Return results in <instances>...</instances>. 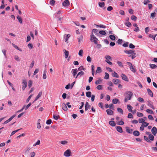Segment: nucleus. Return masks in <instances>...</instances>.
I'll return each mask as SVG.
<instances>
[{
    "instance_id": "obj_1",
    "label": "nucleus",
    "mask_w": 157,
    "mask_h": 157,
    "mask_svg": "<svg viewBox=\"0 0 157 157\" xmlns=\"http://www.w3.org/2000/svg\"><path fill=\"white\" fill-rule=\"evenodd\" d=\"M133 95V93L131 92L128 91H126L125 94L124 101L126 102L130 100Z\"/></svg>"
},
{
    "instance_id": "obj_2",
    "label": "nucleus",
    "mask_w": 157,
    "mask_h": 157,
    "mask_svg": "<svg viewBox=\"0 0 157 157\" xmlns=\"http://www.w3.org/2000/svg\"><path fill=\"white\" fill-rule=\"evenodd\" d=\"M90 40L92 42H94L95 44H97L98 40V38L95 36L93 33H91V34L90 36Z\"/></svg>"
},
{
    "instance_id": "obj_3",
    "label": "nucleus",
    "mask_w": 157,
    "mask_h": 157,
    "mask_svg": "<svg viewBox=\"0 0 157 157\" xmlns=\"http://www.w3.org/2000/svg\"><path fill=\"white\" fill-rule=\"evenodd\" d=\"M105 58L106 59L105 62L110 65H112V63L110 60H112V58L111 56L109 55L105 56Z\"/></svg>"
},
{
    "instance_id": "obj_4",
    "label": "nucleus",
    "mask_w": 157,
    "mask_h": 157,
    "mask_svg": "<svg viewBox=\"0 0 157 157\" xmlns=\"http://www.w3.org/2000/svg\"><path fill=\"white\" fill-rule=\"evenodd\" d=\"M22 90H24L26 87L27 86V82L26 79H23L22 80Z\"/></svg>"
},
{
    "instance_id": "obj_5",
    "label": "nucleus",
    "mask_w": 157,
    "mask_h": 157,
    "mask_svg": "<svg viewBox=\"0 0 157 157\" xmlns=\"http://www.w3.org/2000/svg\"><path fill=\"white\" fill-rule=\"evenodd\" d=\"M71 150L68 149L64 153L63 155L66 157H68L71 156Z\"/></svg>"
},
{
    "instance_id": "obj_6",
    "label": "nucleus",
    "mask_w": 157,
    "mask_h": 157,
    "mask_svg": "<svg viewBox=\"0 0 157 157\" xmlns=\"http://www.w3.org/2000/svg\"><path fill=\"white\" fill-rule=\"evenodd\" d=\"M70 5V2L68 0H65L62 3L63 6L64 7L68 6Z\"/></svg>"
},
{
    "instance_id": "obj_7",
    "label": "nucleus",
    "mask_w": 157,
    "mask_h": 157,
    "mask_svg": "<svg viewBox=\"0 0 157 157\" xmlns=\"http://www.w3.org/2000/svg\"><path fill=\"white\" fill-rule=\"evenodd\" d=\"M151 132L155 136L157 133V129L155 126L153 127L151 130Z\"/></svg>"
},
{
    "instance_id": "obj_8",
    "label": "nucleus",
    "mask_w": 157,
    "mask_h": 157,
    "mask_svg": "<svg viewBox=\"0 0 157 157\" xmlns=\"http://www.w3.org/2000/svg\"><path fill=\"white\" fill-rule=\"evenodd\" d=\"M124 52L126 54H132L135 52L133 49L125 50Z\"/></svg>"
},
{
    "instance_id": "obj_9",
    "label": "nucleus",
    "mask_w": 157,
    "mask_h": 157,
    "mask_svg": "<svg viewBox=\"0 0 157 157\" xmlns=\"http://www.w3.org/2000/svg\"><path fill=\"white\" fill-rule=\"evenodd\" d=\"M78 71V70L77 69H73L72 70L71 72H72V74L73 75V77L74 78L76 77L75 75L77 74V72Z\"/></svg>"
},
{
    "instance_id": "obj_10",
    "label": "nucleus",
    "mask_w": 157,
    "mask_h": 157,
    "mask_svg": "<svg viewBox=\"0 0 157 157\" xmlns=\"http://www.w3.org/2000/svg\"><path fill=\"white\" fill-rule=\"evenodd\" d=\"M121 76L122 77V79L125 81H128V79L126 76L124 74H121Z\"/></svg>"
},
{
    "instance_id": "obj_11",
    "label": "nucleus",
    "mask_w": 157,
    "mask_h": 157,
    "mask_svg": "<svg viewBox=\"0 0 157 157\" xmlns=\"http://www.w3.org/2000/svg\"><path fill=\"white\" fill-rule=\"evenodd\" d=\"M153 105V104L151 101H148L147 105L149 106L152 108L153 109H154L155 108L154 107V106Z\"/></svg>"
},
{
    "instance_id": "obj_12",
    "label": "nucleus",
    "mask_w": 157,
    "mask_h": 157,
    "mask_svg": "<svg viewBox=\"0 0 157 157\" xmlns=\"http://www.w3.org/2000/svg\"><path fill=\"white\" fill-rule=\"evenodd\" d=\"M85 110L87 111L90 108V105H89V104L88 102H86L85 105Z\"/></svg>"
},
{
    "instance_id": "obj_13",
    "label": "nucleus",
    "mask_w": 157,
    "mask_h": 157,
    "mask_svg": "<svg viewBox=\"0 0 157 157\" xmlns=\"http://www.w3.org/2000/svg\"><path fill=\"white\" fill-rule=\"evenodd\" d=\"M42 94V91H40L38 95L36 96V98L33 101V103L35 101H36L40 97Z\"/></svg>"
},
{
    "instance_id": "obj_14",
    "label": "nucleus",
    "mask_w": 157,
    "mask_h": 157,
    "mask_svg": "<svg viewBox=\"0 0 157 157\" xmlns=\"http://www.w3.org/2000/svg\"><path fill=\"white\" fill-rule=\"evenodd\" d=\"M102 79L101 78H98V80H96L95 82V84L98 85L101 84L102 82Z\"/></svg>"
},
{
    "instance_id": "obj_15",
    "label": "nucleus",
    "mask_w": 157,
    "mask_h": 157,
    "mask_svg": "<svg viewBox=\"0 0 157 157\" xmlns=\"http://www.w3.org/2000/svg\"><path fill=\"white\" fill-rule=\"evenodd\" d=\"M107 114L108 115H112L113 114V112L111 109H108L106 110Z\"/></svg>"
},
{
    "instance_id": "obj_16",
    "label": "nucleus",
    "mask_w": 157,
    "mask_h": 157,
    "mask_svg": "<svg viewBox=\"0 0 157 157\" xmlns=\"http://www.w3.org/2000/svg\"><path fill=\"white\" fill-rule=\"evenodd\" d=\"M62 109L64 111H66L67 110V108L66 106V105L65 103H63L62 105Z\"/></svg>"
},
{
    "instance_id": "obj_17",
    "label": "nucleus",
    "mask_w": 157,
    "mask_h": 157,
    "mask_svg": "<svg viewBox=\"0 0 157 157\" xmlns=\"http://www.w3.org/2000/svg\"><path fill=\"white\" fill-rule=\"evenodd\" d=\"M116 128L117 131L119 132L122 133L123 132V130L122 128L119 126H116Z\"/></svg>"
},
{
    "instance_id": "obj_18",
    "label": "nucleus",
    "mask_w": 157,
    "mask_h": 157,
    "mask_svg": "<svg viewBox=\"0 0 157 157\" xmlns=\"http://www.w3.org/2000/svg\"><path fill=\"white\" fill-rule=\"evenodd\" d=\"M126 131L127 132L129 133H132V131H133V130L132 129H130L128 127H126Z\"/></svg>"
},
{
    "instance_id": "obj_19",
    "label": "nucleus",
    "mask_w": 157,
    "mask_h": 157,
    "mask_svg": "<svg viewBox=\"0 0 157 157\" xmlns=\"http://www.w3.org/2000/svg\"><path fill=\"white\" fill-rule=\"evenodd\" d=\"M148 94L151 97H153V93L152 91L149 89L148 88L147 90Z\"/></svg>"
},
{
    "instance_id": "obj_20",
    "label": "nucleus",
    "mask_w": 157,
    "mask_h": 157,
    "mask_svg": "<svg viewBox=\"0 0 157 157\" xmlns=\"http://www.w3.org/2000/svg\"><path fill=\"white\" fill-rule=\"evenodd\" d=\"M113 82L115 84H117L120 83L119 80L117 78L113 79Z\"/></svg>"
},
{
    "instance_id": "obj_21",
    "label": "nucleus",
    "mask_w": 157,
    "mask_h": 157,
    "mask_svg": "<svg viewBox=\"0 0 157 157\" xmlns=\"http://www.w3.org/2000/svg\"><path fill=\"white\" fill-rule=\"evenodd\" d=\"M94 33L95 35H96L97 36H98L99 35V33L98 32V30L97 29H93L92 33Z\"/></svg>"
},
{
    "instance_id": "obj_22",
    "label": "nucleus",
    "mask_w": 157,
    "mask_h": 157,
    "mask_svg": "<svg viewBox=\"0 0 157 157\" xmlns=\"http://www.w3.org/2000/svg\"><path fill=\"white\" fill-rule=\"evenodd\" d=\"M63 51L64 52V53H65V58H67L68 56L69 52L68 51H67L65 49L63 50Z\"/></svg>"
},
{
    "instance_id": "obj_23",
    "label": "nucleus",
    "mask_w": 157,
    "mask_h": 157,
    "mask_svg": "<svg viewBox=\"0 0 157 157\" xmlns=\"http://www.w3.org/2000/svg\"><path fill=\"white\" fill-rule=\"evenodd\" d=\"M78 41L79 44H80L81 42L83 40V36H81L78 38Z\"/></svg>"
},
{
    "instance_id": "obj_24",
    "label": "nucleus",
    "mask_w": 157,
    "mask_h": 157,
    "mask_svg": "<svg viewBox=\"0 0 157 157\" xmlns=\"http://www.w3.org/2000/svg\"><path fill=\"white\" fill-rule=\"evenodd\" d=\"M127 108L128 111L130 112H132V107L130 105H127Z\"/></svg>"
},
{
    "instance_id": "obj_25",
    "label": "nucleus",
    "mask_w": 157,
    "mask_h": 157,
    "mask_svg": "<svg viewBox=\"0 0 157 157\" xmlns=\"http://www.w3.org/2000/svg\"><path fill=\"white\" fill-rule=\"evenodd\" d=\"M133 134L135 136H138L140 135V132L138 131H135L133 132Z\"/></svg>"
},
{
    "instance_id": "obj_26",
    "label": "nucleus",
    "mask_w": 157,
    "mask_h": 157,
    "mask_svg": "<svg viewBox=\"0 0 157 157\" xmlns=\"http://www.w3.org/2000/svg\"><path fill=\"white\" fill-rule=\"evenodd\" d=\"M109 124L112 126H114L116 125V123L113 121H110L109 122Z\"/></svg>"
},
{
    "instance_id": "obj_27",
    "label": "nucleus",
    "mask_w": 157,
    "mask_h": 157,
    "mask_svg": "<svg viewBox=\"0 0 157 157\" xmlns=\"http://www.w3.org/2000/svg\"><path fill=\"white\" fill-rule=\"evenodd\" d=\"M112 75L113 76L117 78H118L119 77L117 74L115 72H113L112 74Z\"/></svg>"
},
{
    "instance_id": "obj_28",
    "label": "nucleus",
    "mask_w": 157,
    "mask_h": 157,
    "mask_svg": "<svg viewBox=\"0 0 157 157\" xmlns=\"http://www.w3.org/2000/svg\"><path fill=\"white\" fill-rule=\"evenodd\" d=\"M84 74V73L82 71H81L79 72L77 76H76L75 78H77V77L79 76L80 75V76L81 77Z\"/></svg>"
},
{
    "instance_id": "obj_29",
    "label": "nucleus",
    "mask_w": 157,
    "mask_h": 157,
    "mask_svg": "<svg viewBox=\"0 0 157 157\" xmlns=\"http://www.w3.org/2000/svg\"><path fill=\"white\" fill-rule=\"evenodd\" d=\"M70 37V35L69 34H67L66 36L64 37V41L65 42H67L68 38Z\"/></svg>"
},
{
    "instance_id": "obj_30",
    "label": "nucleus",
    "mask_w": 157,
    "mask_h": 157,
    "mask_svg": "<svg viewBox=\"0 0 157 157\" xmlns=\"http://www.w3.org/2000/svg\"><path fill=\"white\" fill-rule=\"evenodd\" d=\"M150 67L152 69H155L157 67V66L156 65L154 64H149Z\"/></svg>"
},
{
    "instance_id": "obj_31",
    "label": "nucleus",
    "mask_w": 157,
    "mask_h": 157,
    "mask_svg": "<svg viewBox=\"0 0 157 157\" xmlns=\"http://www.w3.org/2000/svg\"><path fill=\"white\" fill-rule=\"evenodd\" d=\"M17 18L19 22L21 24H22V20L21 18L19 16H18L17 17Z\"/></svg>"
},
{
    "instance_id": "obj_32",
    "label": "nucleus",
    "mask_w": 157,
    "mask_h": 157,
    "mask_svg": "<svg viewBox=\"0 0 157 157\" xmlns=\"http://www.w3.org/2000/svg\"><path fill=\"white\" fill-rule=\"evenodd\" d=\"M119 101V100L117 98H114L113 99V103L114 104H117Z\"/></svg>"
},
{
    "instance_id": "obj_33",
    "label": "nucleus",
    "mask_w": 157,
    "mask_h": 157,
    "mask_svg": "<svg viewBox=\"0 0 157 157\" xmlns=\"http://www.w3.org/2000/svg\"><path fill=\"white\" fill-rule=\"evenodd\" d=\"M99 6L101 7H103L105 6V3L103 2H99L98 3Z\"/></svg>"
},
{
    "instance_id": "obj_34",
    "label": "nucleus",
    "mask_w": 157,
    "mask_h": 157,
    "mask_svg": "<svg viewBox=\"0 0 157 157\" xmlns=\"http://www.w3.org/2000/svg\"><path fill=\"white\" fill-rule=\"evenodd\" d=\"M157 34H156L155 35H153L151 34H150L148 35V36L149 37L152 38L154 40H155V38Z\"/></svg>"
},
{
    "instance_id": "obj_35",
    "label": "nucleus",
    "mask_w": 157,
    "mask_h": 157,
    "mask_svg": "<svg viewBox=\"0 0 157 157\" xmlns=\"http://www.w3.org/2000/svg\"><path fill=\"white\" fill-rule=\"evenodd\" d=\"M117 124L118 125H123L124 124V122L122 121H119L117 122Z\"/></svg>"
},
{
    "instance_id": "obj_36",
    "label": "nucleus",
    "mask_w": 157,
    "mask_h": 157,
    "mask_svg": "<svg viewBox=\"0 0 157 157\" xmlns=\"http://www.w3.org/2000/svg\"><path fill=\"white\" fill-rule=\"evenodd\" d=\"M60 143L63 145H67L68 143V142L67 140L62 141L60 142Z\"/></svg>"
},
{
    "instance_id": "obj_37",
    "label": "nucleus",
    "mask_w": 157,
    "mask_h": 157,
    "mask_svg": "<svg viewBox=\"0 0 157 157\" xmlns=\"http://www.w3.org/2000/svg\"><path fill=\"white\" fill-rule=\"evenodd\" d=\"M148 138L149 140L152 141L154 139V136L151 134L148 136Z\"/></svg>"
},
{
    "instance_id": "obj_38",
    "label": "nucleus",
    "mask_w": 157,
    "mask_h": 157,
    "mask_svg": "<svg viewBox=\"0 0 157 157\" xmlns=\"http://www.w3.org/2000/svg\"><path fill=\"white\" fill-rule=\"evenodd\" d=\"M12 44L15 48H16L17 49L19 50V51H22V50L21 48H19L16 45H15L14 44L12 43Z\"/></svg>"
},
{
    "instance_id": "obj_39",
    "label": "nucleus",
    "mask_w": 157,
    "mask_h": 157,
    "mask_svg": "<svg viewBox=\"0 0 157 157\" xmlns=\"http://www.w3.org/2000/svg\"><path fill=\"white\" fill-rule=\"evenodd\" d=\"M129 56L131 57L132 59H133L136 57V53H133L132 55H130Z\"/></svg>"
},
{
    "instance_id": "obj_40",
    "label": "nucleus",
    "mask_w": 157,
    "mask_h": 157,
    "mask_svg": "<svg viewBox=\"0 0 157 157\" xmlns=\"http://www.w3.org/2000/svg\"><path fill=\"white\" fill-rule=\"evenodd\" d=\"M86 94L87 97L90 98L91 96V93L90 91H88L86 93Z\"/></svg>"
},
{
    "instance_id": "obj_41",
    "label": "nucleus",
    "mask_w": 157,
    "mask_h": 157,
    "mask_svg": "<svg viewBox=\"0 0 157 157\" xmlns=\"http://www.w3.org/2000/svg\"><path fill=\"white\" fill-rule=\"evenodd\" d=\"M146 111L148 113H149L151 114H153L154 113L153 111L151 109H147L146 110Z\"/></svg>"
},
{
    "instance_id": "obj_42",
    "label": "nucleus",
    "mask_w": 157,
    "mask_h": 157,
    "mask_svg": "<svg viewBox=\"0 0 157 157\" xmlns=\"http://www.w3.org/2000/svg\"><path fill=\"white\" fill-rule=\"evenodd\" d=\"M109 36L111 40H115L116 39L115 36L113 35H110Z\"/></svg>"
},
{
    "instance_id": "obj_43",
    "label": "nucleus",
    "mask_w": 157,
    "mask_h": 157,
    "mask_svg": "<svg viewBox=\"0 0 157 157\" xmlns=\"http://www.w3.org/2000/svg\"><path fill=\"white\" fill-rule=\"evenodd\" d=\"M83 53V51L82 49L80 50L78 52V54L80 56H82Z\"/></svg>"
},
{
    "instance_id": "obj_44",
    "label": "nucleus",
    "mask_w": 157,
    "mask_h": 157,
    "mask_svg": "<svg viewBox=\"0 0 157 157\" xmlns=\"http://www.w3.org/2000/svg\"><path fill=\"white\" fill-rule=\"evenodd\" d=\"M125 25L128 27H130L131 24L129 21H127L125 23Z\"/></svg>"
},
{
    "instance_id": "obj_45",
    "label": "nucleus",
    "mask_w": 157,
    "mask_h": 157,
    "mask_svg": "<svg viewBox=\"0 0 157 157\" xmlns=\"http://www.w3.org/2000/svg\"><path fill=\"white\" fill-rule=\"evenodd\" d=\"M40 141L39 140H38L33 145V147H35L37 145H38L40 144Z\"/></svg>"
},
{
    "instance_id": "obj_46",
    "label": "nucleus",
    "mask_w": 157,
    "mask_h": 157,
    "mask_svg": "<svg viewBox=\"0 0 157 157\" xmlns=\"http://www.w3.org/2000/svg\"><path fill=\"white\" fill-rule=\"evenodd\" d=\"M117 110L118 112L121 113L122 114H123V110L121 108H118Z\"/></svg>"
},
{
    "instance_id": "obj_47",
    "label": "nucleus",
    "mask_w": 157,
    "mask_h": 157,
    "mask_svg": "<svg viewBox=\"0 0 157 157\" xmlns=\"http://www.w3.org/2000/svg\"><path fill=\"white\" fill-rule=\"evenodd\" d=\"M99 33L101 35H105L106 34L105 31L104 30L100 31L99 32Z\"/></svg>"
},
{
    "instance_id": "obj_48",
    "label": "nucleus",
    "mask_w": 157,
    "mask_h": 157,
    "mask_svg": "<svg viewBox=\"0 0 157 157\" xmlns=\"http://www.w3.org/2000/svg\"><path fill=\"white\" fill-rule=\"evenodd\" d=\"M21 128H20L18 129H17V130H16L13 131L11 133V135L10 136H12L15 133H16V132H17L19 130H21Z\"/></svg>"
},
{
    "instance_id": "obj_49",
    "label": "nucleus",
    "mask_w": 157,
    "mask_h": 157,
    "mask_svg": "<svg viewBox=\"0 0 157 157\" xmlns=\"http://www.w3.org/2000/svg\"><path fill=\"white\" fill-rule=\"evenodd\" d=\"M105 75L104 77V78L105 79H108L109 78V74L106 72L105 73Z\"/></svg>"
},
{
    "instance_id": "obj_50",
    "label": "nucleus",
    "mask_w": 157,
    "mask_h": 157,
    "mask_svg": "<svg viewBox=\"0 0 157 157\" xmlns=\"http://www.w3.org/2000/svg\"><path fill=\"white\" fill-rule=\"evenodd\" d=\"M101 68L100 67H98L96 72L97 73H100L101 72Z\"/></svg>"
},
{
    "instance_id": "obj_51",
    "label": "nucleus",
    "mask_w": 157,
    "mask_h": 157,
    "mask_svg": "<svg viewBox=\"0 0 157 157\" xmlns=\"http://www.w3.org/2000/svg\"><path fill=\"white\" fill-rule=\"evenodd\" d=\"M96 26L97 27H99L100 28H103L105 29L106 28L105 26L103 25H96Z\"/></svg>"
},
{
    "instance_id": "obj_52",
    "label": "nucleus",
    "mask_w": 157,
    "mask_h": 157,
    "mask_svg": "<svg viewBox=\"0 0 157 157\" xmlns=\"http://www.w3.org/2000/svg\"><path fill=\"white\" fill-rule=\"evenodd\" d=\"M78 71L84 70H85V68H84L83 66H81L78 68Z\"/></svg>"
},
{
    "instance_id": "obj_53",
    "label": "nucleus",
    "mask_w": 157,
    "mask_h": 157,
    "mask_svg": "<svg viewBox=\"0 0 157 157\" xmlns=\"http://www.w3.org/2000/svg\"><path fill=\"white\" fill-rule=\"evenodd\" d=\"M131 19L134 21H136L137 19V17L134 15H132L131 17Z\"/></svg>"
},
{
    "instance_id": "obj_54",
    "label": "nucleus",
    "mask_w": 157,
    "mask_h": 157,
    "mask_svg": "<svg viewBox=\"0 0 157 157\" xmlns=\"http://www.w3.org/2000/svg\"><path fill=\"white\" fill-rule=\"evenodd\" d=\"M102 88V85H98L97 87V89L98 90H101Z\"/></svg>"
},
{
    "instance_id": "obj_55",
    "label": "nucleus",
    "mask_w": 157,
    "mask_h": 157,
    "mask_svg": "<svg viewBox=\"0 0 157 157\" xmlns=\"http://www.w3.org/2000/svg\"><path fill=\"white\" fill-rule=\"evenodd\" d=\"M43 78L44 79H46L47 78L46 75V70H45L44 71V73L43 76Z\"/></svg>"
},
{
    "instance_id": "obj_56",
    "label": "nucleus",
    "mask_w": 157,
    "mask_h": 157,
    "mask_svg": "<svg viewBox=\"0 0 157 157\" xmlns=\"http://www.w3.org/2000/svg\"><path fill=\"white\" fill-rule=\"evenodd\" d=\"M32 81L31 80H30L28 82V86L29 87V88H30L32 86Z\"/></svg>"
},
{
    "instance_id": "obj_57",
    "label": "nucleus",
    "mask_w": 157,
    "mask_h": 157,
    "mask_svg": "<svg viewBox=\"0 0 157 157\" xmlns=\"http://www.w3.org/2000/svg\"><path fill=\"white\" fill-rule=\"evenodd\" d=\"M55 1L54 0H51L50 2V4L52 6H53L55 4Z\"/></svg>"
},
{
    "instance_id": "obj_58",
    "label": "nucleus",
    "mask_w": 157,
    "mask_h": 157,
    "mask_svg": "<svg viewBox=\"0 0 157 157\" xmlns=\"http://www.w3.org/2000/svg\"><path fill=\"white\" fill-rule=\"evenodd\" d=\"M14 59L17 61H20V59L19 57L17 55H15L14 56Z\"/></svg>"
},
{
    "instance_id": "obj_59",
    "label": "nucleus",
    "mask_w": 157,
    "mask_h": 157,
    "mask_svg": "<svg viewBox=\"0 0 157 157\" xmlns=\"http://www.w3.org/2000/svg\"><path fill=\"white\" fill-rule=\"evenodd\" d=\"M148 124H149L148 123L144 122L142 124V125H143L144 126V127H146L148 125Z\"/></svg>"
},
{
    "instance_id": "obj_60",
    "label": "nucleus",
    "mask_w": 157,
    "mask_h": 157,
    "mask_svg": "<svg viewBox=\"0 0 157 157\" xmlns=\"http://www.w3.org/2000/svg\"><path fill=\"white\" fill-rule=\"evenodd\" d=\"M137 100L138 101L142 102H144V99L143 98L140 97L138 98Z\"/></svg>"
},
{
    "instance_id": "obj_61",
    "label": "nucleus",
    "mask_w": 157,
    "mask_h": 157,
    "mask_svg": "<svg viewBox=\"0 0 157 157\" xmlns=\"http://www.w3.org/2000/svg\"><path fill=\"white\" fill-rule=\"evenodd\" d=\"M130 69L134 73L136 72V70L134 68L133 66L132 67H130Z\"/></svg>"
},
{
    "instance_id": "obj_62",
    "label": "nucleus",
    "mask_w": 157,
    "mask_h": 157,
    "mask_svg": "<svg viewBox=\"0 0 157 157\" xmlns=\"http://www.w3.org/2000/svg\"><path fill=\"white\" fill-rule=\"evenodd\" d=\"M28 47L30 49H31L33 48V45L32 44L29 43L28 45Z\"/></svg>"
},
{
    "instance_id": "obj_63",
    "label": "nucleus",
    "mask_w": 157,
    "mask_h": 157,
    "mask_svg": "<svg viewBox=\"0 0 157 157\" xmlns=\"http://www.w3.org/2000/svg\"><path fill=\"white\" fill-rule=\"evenodd\" d=\"M87 60L89 62H90L91 61V58L90 56H88L87 57Z\"/></svg>"
},
{
    "instance_id": "obj_64",
    "label": "nucleus",
    "mask_w": 157,
    "mask_h": 157,
    "mask_svg": "<svg viewBox=\"0 0 157 157\" xmlns=\"http://www.w3.org/2000/svg\"><path fill=\"white\" fill-rule=\"evenodd\" d=\"M137 115L139 117H142L143 115L142 113L139 112L137 113Z\"/></svg>"
}]
</instances>
